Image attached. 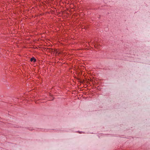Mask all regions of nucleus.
<instances>
[{
  "label": "nucleus",
  "mask_w": 150,
  "mask_h": 150,
  "mask_svg": "<svg viewBox=\"0 0 150 150\" xmlns=\"http://www.w3.org/2000/svg\"><path fill=\"white\" fill-rule=\"evenodd\" d=\"M30 61L31 62L33 61L34 62H35L36 61V59L34 57H33L31 59Z\"/></svg>",
  "instance_id": "f257e3e1"
}]
</instances>
